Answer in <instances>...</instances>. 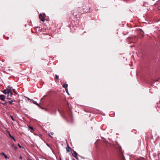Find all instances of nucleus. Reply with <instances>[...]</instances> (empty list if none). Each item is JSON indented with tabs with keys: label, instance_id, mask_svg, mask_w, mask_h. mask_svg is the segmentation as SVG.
<instances>
[{
	"label": "nucleus",
	"instance_id": "0eeeda50",
	"mask_svg": "<svg viewBox=\"0 0 160 160\" xmlns=\"http://www.w3.org/2000/svg\"><path fill=\"white\" fill-rule=\"evenodd\" d=\"M72 155L73 157H75L77 156V154L76 152H74L73 153H72Z\"/></svg>",
	"mask_w": 160,
	"mask_h": 160
},
{
	"label": "nucleus",
	"instance_id": "4468645a",
	"mask_svg": "<svg viewBox=\"0 0 160 160\" xmlns=\"http://www.w3.org/2000/svg\"><path fill=\"white\" fill-rule=\"evenodd\" d=\"M55 77H56V78L57 79H58V76L57 75H55Z\"/></svg>",
	"mask_w": 160,
	"mask_h": 160
},
{
	"label": "nucleus",
	"instance_id": "39448f33",
	"mask_svg": "<svg viewBox=\"0 0 160 160\" xmlns=\"http://www.w3.org/2000/svg\"><path fill=\"white\" fill-rule=\"evenodd\" d=\"M1 155H2L3 156H4L5 158L6 159H7L8 158V157L5 154V153L4 152H2L1 153Z\"/></svg>",
	"mask_w": 160,
	"mask_h": 160
},
{
	"label": "nucleus",
	"instance_id": "20e7f679",
	"mask_svg": "<svg viewBox=\"0 0 160 160\" xmlns=\"http://www.w3.org/2000/svg\"><path fill=\"white\" fill-rule=\"evenodd\" d=\"M31 100L32 101V102L33 103L37 105L39 107L41 108V107L40 106V105L36 101L33 100Z\"/></svg>",
	"mask_w": 160,
	"mask_h": 160
},
{
	"label": "nucleus",
	"instance_id": "dca6fc26",
	"mask_svg": "<svg viewBox=\"0 0 160 160\" xmlns=\"http://www.w3.org/2000/svg\"><path fill=\"white\" fill-rule=\"evenodd\" d=\"M75 158L77 160L79 159L78 158V157L77 156L75 157Z\"/></svg>",
	"mask_w": 160,
	"mask_h": 160
},
{
	"label": "nucleus",
	"instance_id": "6ab92c4d",
	"mask_svg": "<svg viewBox=\"0 0 160 160\" xmlns=\"http://www.w3.org/2000/svg\"><path fill=\"white\" fill-rule=\"evenodd\" d=\"M14 147L16 149H17V148L16 146H14Z\"/></svg>",
	"mask_w": 160,
	"mask_h": 160
},
{
	"label": "nucleus",
	"instance_id": "2eb2a0df",
	"mask_svg": "<svg viewBox=\"0 0 160 160\" xmlns=\"http://www.w3.org/2000/svg\"><path fill=\"white\" fill-rule=\"evenodd\" d=\"M7 102H5L4 103H2V104L4 105H5L6 104H7Z\"/></svg>",
	"mask_w": 160,
	"mask_h": 160
},
{
	"label": "nucleus",
	"instance_id": "412c9836",
	"mask_svg": "<svg viewBox=\"0 0 160 160\" xmlns=\"http://www.w3.org/2000/svg\"><path fill=\"white\" fill-rule=\"evenodd\" d=\"M51 135H53V134H52V133L51 134Z\"/></svg>",
	"mask_w": 160,
	"mask_h": 160
},
{
	"label": "nucleus",
	"instance_id": "f03ea898",
	"mask_svg": "<svg viewBox=\"0 0 160 160\" xmlns=\"http://www.w3.org/2000/svg\"><path fill=\"white\" fill-rule=\"evenodd\" d=\"M39 19H40L43 22H44L45 21L44 18L42 16L41 14H39Z\"/></svg>",
	"mask_w": 160,
	"mask_h": 160
},
{
	"label": "nucleus",
	"instance_id": "5701e85b",
	"mask_svg": "<svg viewBox=\"0 0 160 160\" xmlns=\"http://www.w3.org/2000/svg\"><path fill=\"white\" fill-rule=\"evenodd\" d=\"M12 146H13L14 147V146L13 145H12Z\"/></svg>",
	"mask_w": 160,
	"mask_h": 160
},
{
	"label": "nucleus",
	"instance_id": "423d86ee",
	"mask_svg": "<svg viewBox=\"0 0 160 160\" xmlns=\"http://www.w3.org/2000/svg\"><path fill=\"white\" fill-rule=\"evenodd\" d=\"M68 86V85L67 84H65L62 85L63 87L65 89H66L67 88Z\"/></svg>",
	"mask_w": 160,
	"mask_h": 160
},
{
	"label": "nucleus",
	"instance_id": "a211bd4d",
	"mask_svg": "<svg viewBox=\"0 0 160 160\" xmlns=\"http://www.w3.org/2000/svg\"><path fill=\"white\" fill-rule=\"evenodd\" d=\"M47 145L49 147V144H48L47 143Z\"/></svg>",
	"mask_w": 160,
	"mask_h": 160
},
{
	"label": "nucleus",
	"instance_id": "f257e3e1",
	"mask_svg": "<svg viewBox=\"0 0 160 160\" xmlns=\"http://www.w3.org/2000/svg\"><path fill=\"white\" fill-rule=\"evenodd\" d=\"M12 87L10 86H8V88L2 91V92L5 94H8L7 99L10 100L12 97Z\"/></svg>",
	"mask_w": 160,
	"mask_h": 160
},
{
	"label": "nucleus",
	"instance_id": "b1692460",
	"mask_svg": "<svg viewBox=\"0 0 160 160\" xmlns=\"http://www.w3.org/2000/svg\"><path fill=\"white\" fill-rule=\"evenodd\" d=\"M66 160H68L67 159Z\"/></svg>",
	"mask_w": 160,
	"mask_h": 160
},
{
	"label": "nucleus",
	"instance_id": "7ed1b4c3",
	"mask_svg": "<svg viewBox=\"0 0 160 160\" xmlns=\"http://www.w3.org/2000/svg\"><path fill=\"white\" fill-rule=\"evenodd\" d=\"M5 96L3 95H0V99L3 101H5Z\"/></svg>",
	"mask_w": 160,
	"mask_h": 160
},
{
	"label": "nucleus",
	"instance_id": "6e6552de",
	"mask_svg": "<svg viewBox=\"0 0 160 160\" xmlns=\"http://www.w3.org/2000/svg\"><path fill=\"white\" fill-rule=\"evenodd\" d=\"M9 136H10V137L12 138L15 141H16V139L14 138V137L12 136L9 133Z\"/></svg>",
	"mask_w": 160,
	"mask_h": 160
},
{
	"label": "nucleus",
	"instance_id": "9d476101",
	"mask_svg": "<svg viewBox=\"0 0 160 160\" xmlns=\"http://www.w3.org/2000/svg\"><path fill=\"white\" fill-rule=\"evenodd\" d=\"M28 128H29V129H31V130H33V128L32 127H31L30 126H28Z\"/></svg>",
	"mask_w": 160,
	"mask_h": 160
},
{
	"label": "nucleus",
	"instance_id": "4be33fe9",
	"mask_svg": "<svg viewBox=\"0 0 160 160\" xmlns=\"http://www.w3.org/2000/svg\"><path fill=\"white\" fill-rule=\"evenodd\" d=\"M158 80H157L156 81H157V82H158Z\"/></svg>",
	"mask_w": 160,
	"mask_h": 160
},
{
	"label": "nucleus",
	"instance_id": "1a4fd4ad",
	"mask_svg": "<svg viewBox=\"0 0 160 160\" xmlns=\"http://www.w3.org/2000/svg\"><path fill=\"white\" fill-rule=\"evenodd\" d=\"M66 149L68 152H70L71 150V148L70 147H69L68 146V148H66Z\"/></svg>",
	"mask_w": 160,
	"mask_h": 160
},
{
	"label": "nucleus",
	"instance_id": "f8f14e48",
	"mask_svg": "<svg viewBox=\"0 0 160 160\" xmlns=\"http://www.w3.org/2000/svg\"><path fill=\"white\" fill-rule=\"evenodd\" d=\"M18 146L20 148H23V147L21 146L20 144L19 143H18Z\"/></svg>",
	"mask_w": 160,
	"mask_h": 160
},
{
	"label": "nucleus",
	"instance_id": "9b49d317",
	"mask_svg": "<svg viewBox=\"0 0 160 160\" xmlns=\"http://www.w3.org/2000/svg\"><path fill=\"white\" fill-rule=\"evenodd\" d=\"M13 101L11 100L9 101V103L11 104H13Z\"/></svg>",
	"mask_w": 160,
	"mask_h": 160
},
{
	"label": "nucleus",
	"instance_id": "aec40b11",
	"mask_svg": "<svg viewBox=\"0 0 160 160\" xmlns=\"http://www.w3.org/2000/svg\"><path fill=\"white\" fill-rule=\"evenodd\" d=\"M67 89H66V92H68V91H67Z\"/></svg>",
	"mask_w": 160,
	"mask_h": 160
},
{
	"label": "nucleus",
	"instance_id": "ddd939ff",
	"mask_svg": "<svg viewBox=\"0 0 160 160\" xmlns=\"http://www.w3.org/2000/svg\"><path fill=\"white\" fill-rule=\"evenodd\" d=\"M10 117H11V118H12V120H13L14 121H15V120H14V118H13V117L12 116H11Z\"/></svg>",
	"mask_w": 160,
	"mask_h": 160
},
{
	"label": "nucleus",
	"instance_id": "f3484780",
	"mask_svg": "<svg viewBox=\"0 0 160 160\" xmlns=\"http://www.w3.org/2000/svg\"><path fill=\"white\" fill-rule=\"evenodd\" d=\"M19 158L21 159H22V157L21 156H20Z\"/></svg>",
	"mask_w": 160,
	"mask_h": 160
}]
</instances>
